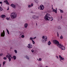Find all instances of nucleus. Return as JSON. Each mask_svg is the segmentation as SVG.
<instances>
[{"mask_svg": "<svg viewBox=\"0 0 67 67\" xmlns=\"http://www.w3.org/2000/svg\"><path fill=\"white\" fill-rule=\"evenodd\" d=\"M44 19L46 21H53V17L49 14H47L44 16Z\"/></svg>", "mask_w": 67, "mask_h": 67, "instance_id": "f257e3e1", "label": "nucleus"}, {"mask_svg": "<svg viewBox=\"0 0 67 67\" xmlns=\"http://www.w3.org/2000/svg\"><path fill=\"white\" fill-rule=\"evenodd\" d=\"M10 15L12 19H14L15 18H16L17 14L15 12H13L11 13Z\"/></svg>", "mask_w": 67, "mask_h": 67, "instance_id": "f03ea898", "label": "nucleus"}, {"mask_svg": "<svg viewBox=\"0 0 67 67\" xmlns=\"http://www.w3.org/2000/svg\"><path fill=\"white\" fill-rule=\"evenodd\" d=\"M53 43L54 44H55L58 47H60V43L59 44V42L57 40H53Z\"/></svg>", "mask_w": 67, "mask_h": 67, "instance_id": "7ed1b4c3", "label": "nucleus"}, {"mask_svg": "<svg viewBox=\"0 0 67 67\" xmlns=\"http://www.w3.org/2000/svg\"><path fill=\"white\" fill-rule=\"evenodd\" d=\"M44 40H43L42 41V42L43 43H46V41H47V37L46 36H43L42 37V39H44Z\"/></svg>", "mask_w": 67, "mask_h": 67, "instance_id": "20e7f679", "label": "nucleus"}, {"mask_svg": "<svg viewBox=\"0 0 67 67\" xmlns=\"http://www.w3.org/2000/svg\"><path fill=\"white\" fill-rule=\"evenodd\" d=\"M7 55H6V57L8 58L9 62H10V61L11 60V58H12L11 55H10V54L9 53H8Z\"/></svg>", "mask_w": 67, "mask_h": 67, "instance_id": "39448f33", "label": "nucleus"}, {"mask_svg": "<svg viewBox=\"0 0 67 67\" xmlns=\"http://www.w3.org/2000/svg\"><path fill=\"white\" fill-rule=\"evenodd\" d=\"M32 17L33 19L35 20H38V16H37L35 15H33L32 16Z\"/></svg>", "mask_w": 67, "mask_h": 67, "instance_id": "423d86ee", "label": "nucleus"}, {"mask_svg": "<svg viewBox=\"0 0 67 67\" xmlns=\"http://www.w3.org/2000/svg\"><path fill=\"white\" fill-rule=\"evenodd\" d=\"M59 46L60 47H60V48H61V49H62V50H65V47L63 45H61V44L60 46Z\"/></svg>", "mask_w": 67, "mask_h": 67, "instance_id": "0eeeda50", "label": "nucleus"}, {"mask_svg": "<svg viewBox=\"0 0 67 67\" xmlns=\"http://www.w3.org/2000/svg\"><path fill=\"white\" fill-rule=\"evenodd\" d=\"M44 5H40L39 7V9L40 10H44Z\"/></svg>", "mask_w": 67, "mask_h": 67, "instance_id": "6e6552de", "label": "nucleus"}, {"mask_svg": "<svg viewBox=\"0 0 67 67\" xmlns=\"http://www.w3.org/2000/svg\"><path fill=\"white\" fill-rule=\"evenodd\" d=\"M28 46H27V47L28 48H31L32 47V45L31 44H28Z\"/></svg>", "mask_w": 67, "mask_h": 67, "instance_id": "1a4fd4ad", "label": "nucleus"}, {"mask_svg": "<svg viewBox=\"0 0 67 67\" xmlns=\"http://www.w3.org/2000/svg\"><path fill=\"white\" fill-rule=\"evenodd\" d=\"M59 58L60 59V61H61V60H64V58H63V57H62V56H61V55H59Z\"/></svg>", "mask_w": 67, "mask_h": 67, "instance_id": "9d476101", "label": "nucleus"}, {"mask_svg": "<svg viewBox=\"0 0 67 67\" xmlns=\"http://www.w3.org/2000/svg\"><path fill=\"white\" fill-rule=\"evenodd\" d=\"M4 35H5V32H4V31H3V32L1 34V36H4Z\"/></svg>", "mask_w": 67, "mask_h": 67, "instance_id": "9b49d317", "label": "nucleus"}, {"mask_svg": "<svg viewBox=\"0 0 67 67\" xmlns=\"http://www.w3.org/2000/svg\"><path fill=\"white\" fill-rule=\"evenodd\" d=\"M52 9H53V12H54L55 13H57V9H53V8L52 7Z\"/></svg>", "mask_w": 67, "mask_h": 67, "instance_id": "f8f14e48", "label": "nucleus"}, {"mask_svg": "<svg viewBox=\"0 0 67 67\" xmlns=\"http://www.w3.org/2000/svg\"><path fill=\"white\" fill-rule=\"evenodd\" d=\"M11 7L13 8H15V7H16V5H14L13 4H11Z\"/></svg>", "mask_w": 67, "mask_h": 67, "instance_id": "ddd939ff", "label": "nucleus"}, {"mask_svg": "<svg viewBox=\"0 0 67 67\" xmlns=\"http://www.w3.org/2000/svg\"><path fill=\"white\" fill-rule=\"evenodd\" d=\"M28 26V24L27 23H25L24 25V27L25 28H27V27Z\"/></svg>", "mask_w": 67, "mask_h": 67, "instance_id": "4468645a", "label": "nucleus"}, {"mask_svg": "<svg viewBox=\"0 0 67 67\" xmlns=\"http://www.w3.org/2000/svg\"><path fill=\"white\" fill-rule=\"evenodd\" d=\"M4 2H6V4H8V5H9V4H10L7 1V0H5V2L4 1Z\"/></svg>", "mask_w": 67, "mask_h": 67, "instance_id": "2eb2a0df", "label": "nucleus"}, {"mask_svg": "<svg viewBox=\"0 0 67 67\" xmlns=\"http://www.w3.org/2000/svg\"><path fill=\"white\" fill-rule=\"evenodd\" d=\"M2 18H4L5 17V15H2L1 16Z\"/></svg>", "mask_w": 67, "mask_h": 67, "instance_id": "dca6fc26", "label": "nucleus"}, {"mask_svg": "<svg viewBox=\"0 0 67 67\" xmlns=\"http://www.w3.org/2000/svg\"><path fill=\"white\" fill-rule=\"evenodd\" d=\"M52 44V43H51V42L50 41H49L48 43V45H50L51 44Z\"/></svg>", "mask_w": 67, "mask_h": 67, "instance_id": "f3484780", "label": "nucleus"}, {"mask_svg": "<svg viewBox=\"0 0 67 67\" xmlns=\"http://www.w3.org/2000/svg\"><path fill=\"white\" fill-rule=\"evenodd\" d=\"M60 13H64V11L60 9Z\"/></svg>", "mask_w": 67, "mask_h": 67, "instance_id": "a211bd4d", "label": "nucleus"}, {"mask_svg": "<svg viewBox=\"0 0 67 67\" xmlns=\"http://www.w3.org/2000/svg\"><path fill=\"white\" fill-rule=\"evenodd\" d=\"M25 57H26V58L27 59H29V58L28 57V56L27 55H26Z\"/></svg>", "mask_w": 67, "mask_h": 67, "instance_id": "6ab92c4d", "label": "nucleus"}, {"mask_svg": "<svg viewBox=\"0 0 67 67\" xmlns=\"http://www.w3.org/2000/svg\"><path fill=\"white\" fill-rule=\"evenodd\" d=\"M13 57L14 60H15V59H16V56H14Z\"/></svg>", "mask_w": 67, "mask_h": 67, "instance_id": "aec40b11", "label": "nucleus"}, {"mask_svg": "<svg viewBox=\"0 0 67 67\" xmlns=\"http://www.w3.org/2000/svg\"><path fill=\"white\" fill-rule=\"evenodd\" d=\"M60 39H63V36H62V35H61L60 37Z\"/></svg>", "mask_w": 67, "mask_h": 67, "instance_id": "412c9836", "label": "nucleus"}, {"mask_svg": "<svg viewBox=\"0 0 67 67\" xmlns=\"http://www.w3.org/2000/svg\"><path fill=\"white\" fill-rule=\"evenodd\" d=\"M5 63V61H4L3 62V66L4 65Z\"/></svg>", "mask_w": 67, "mask_h": 67, "instance_id": "4be33fe9", "label": "nucleus"}, {"mask_svg": "<svg viewBox=\"0 0 67 67\" xmlns=\"http://www.w3.org/2000/svg\"><path fill=\"white\" fill-rule=\"evenodd\" d=\"M31 6L30 5H28V8H31Z\"/></svg>", "mask_w": 67, "mask_h": 67, "instance_id": "5701e85b", "label": "nucleus"}, {"mask_svg": "<svg viewBox=\"0 0 67 67\" xmlns=\"http://www.w3.org/2000/svg\"><path fill=\"white\" fill-rule=\"evenodd\" d=\"M21 37L22 38H24V35H21Z\"/></svg>", "mask_w": 67, "mask_h": 67, "instance_id": "b1692460", "label": "nucleus"}, {"mask_svg": "<svg viewBox=\"0 0 67 67\" xmlns=\"http://www.w3.org/2000/svg\"><path fill=\"white\" fill-rule=\"evenodd\" d=\"M3 59H4V60H7V58H6L5 57H4L3 58Z\"/></svg>", "mask_w": 67, "mask_h": 67, "instance_id": "393cba45", "label": "nucleus"}, {"mask_svg": "<svg viewBox=\"0 0 67 67\" xmlns=\"http://www.w3.org/2000/svg\"><path fill=\"white\" fill-rule=\"evenodd\" d=\"M58 29H61V27H60V26H59V27H58Z\"/></svg>", "mask_w": 67, "mask_h": 67, "instance_id": "a878e982", "label": "nucleus"}, {"mask_svg": "<svg viewBox=\"0 0 67 67\" xmlns=\"http://www.w3.org/2000/svg\"><path fill=\"white\" fill-rule=\"evenodd\" d=\"M57 36L58 37H59V34H58V32H57Z\"/></svg>", "mask_w": 67, "mask_h": 67, "instance_id": "bb28decb", "label": "nucleus"}, {"mask_svg": "<svg viewBox=\"0 0 67 67\" xmlns=\"http://www.w3.org/2000/svg\"><path fill=\"white\" fill-rule=\"evenodd\" d=\"M0 8H0V10L1 11H2V10H3L2 8H1V7H0Z\"/></svg>", "mask_w": 67, "mask_h": 67, "instance_id": "cd10ccee", "label": "nucleus"}, {"mask_svg": "<svg viewBox=\"0 0 67 67\" xmlns=\"http://www.w3.org/2000/svg\"><path fill=\"white\" fill-rule=\"evenodd\" d=\"M14 52L16 54L17 53V51L16 50H14Z\"/></svg>", "mask_w": 67, "mask_h": 67, "instance_id": "c85d7f7f", "label": "nucleus"}, {"mask_svg": "<svg viewBox=\"0 0 67 67\" xmlns=\"http://www.w3.org/2000/svg\"><path fill=\"white\" fill-rule=\"evenodd\" d=\"M30 6H31V7H33V3H31V5H30Z\"/></svg>", "mask_w": 67, "mask_h": 67, "instance_id": "c756f323", "label": "nucleus"}, {"mask_svg": "<svg viewBox=\"0 0 67 67\" xmlns=\"http://www.w3.org/2000/svg\"><path fill=\"white\" fill-rule=\"evenodd\" d=\"M30 40H33V37H31L30 38Z\"/></svg>", "mask_w": 67, "mask_h": 67, "instance_id": "7c9ffc66", "label": "nucleus"}, {"mask_svg": "<svg viewBox=\"0 0 67 67\" xmlns=\"http://www.w3.org/2000/svg\"><path fill=\"white\" fill-rule=\"evenodd\" d=\"M42 60V59L41 58H39V61H41Z\"/></svg>", "mask_w": 67, "mask_h": 67, "instance_id": "2f4dec72", "label": "nucleus"}, {"mask_svg": "<svg viewBox=\"0 0 67 67\" xmlns=\"http://www.w3.org/2000/svg\"><path fill=\"white\" fill-rule=\"evenodd\" d=\"M6 19L7 20H9V18H6Z\"/></svg>", "mask_w": 67, "mask_h": 67, "instance_id": "473e14b6", "label": "nucleus"}, {"mask_svg": "<svg viewBox=\"0 0 67 67\" xmlns=\"http://www.w3.org/2000/svg\"><path fill=\"white\" fill-rule=\"evenodd\" d=\"M9 10V7H8V9H7V10L8 11V10Z\"/></svg>", "mask_w": 67, "mask_h": 67, "instance_id": "72a5a7b5", "label": "nucleus"}, {"mask_svg": "<svg viewBox=\"0 0 67 67\" xmlns=\"http://www.w3.org/2000/svg\"><path fill=\"white\" fill-rule=\"evenodd\" d=\"M34 50H31V51L32 52V53H33L34 52Z\"/></svg>", "mask_w": 67, "mask_h": 67, "instance_id": "f704fd0d", "label": "nucleus"}, {"mask_svg": "<svg viewBox=\"0 0 67 67\" xmlns=\"http://www.w3.org/2000/svg\"><path fill=\"white\" fill-rule=\"evenodd\" d=\"M23 35V33H21V34H20V35Z\"/></svg>", "mask_w": 67, "mask_h": 67, "instance_id": "c9c22d12", "label": "nucleus"}, {"mask_svg": "<svg viewBox=\"0 0 67 67\" xmlns=\"http://www.w3.org/2000/svg\"><path fill=\"white\" fill-rule=\"evenodd\" d=\"M36 37H35L33 38V39L34 40V39H35V38H36Z\"/></svg>", "mask_w": 67, "mask_h": 67, "instance_id": "e433bc0d", "label": "nucleus"}, {"mask_svg": "<svg viewBox=\"0 0 67 67\" xmlns=\"http://www.w3.org/2000/svg\"><path fill=\"white\" fill-rule=\"evenodd\" d=\"M2 2H0V4H2Z\"/></svg>", "mask_w": 67, "mask_h": 67, "instance_id": "4c0bfd02", "label": "nucleus"}, {"mask_svg": "<svg viewBox=\"0 0 67 67\" xmlns=\"http://www.w3.org/2000/svg\"><path fill=\"white\" fill-rule=\"evenodd\" d=\"M7 33H8V34L9 35V31H7Z\"/></svg>", "mask_w": 67, "mask_h": 67, "instance_id": "58836bf2", "label": "nucleus"}, {"mask_svg": "<svg viewBox=\"0 0 67 67\" xmlns=\"http://www.w3.org/2000/svg\"><path fill=\"white\" fill-rule=\"evenodd\" d=\"M56 57H57V58H58V56H56Z\"/></svg>", "mask_w": 67, "mask_h": 67, "instance_id": "ea45409f", "label": "nucleus"}, {"mask_svg": "<svg viewBox=\"0 0 67 67\" xmlns=\"http://www.w3.org/2000/svg\"><path fill=\"white\" fill-rule=\"evenodd\" d=\"M32 42H34V41H33V40H32Z\"/></svg>", "mask_w": 67, "mask_h": 67, "instance_id": "a19ab883", "label": "nucleus"}, {"mask_svg": "<svg viewBox=\"0 0 67 67\" xmlns=\"http://www.w3.org/2000/svg\"><path fill=\"white\" fill-rule=\"evenodd\" d=\"M2 55V54H0V56H1Z\"/></svg>", "mask_w": 67, "mask_h": 67, "instance_id": "79ce46f5", "label": "nucleus"}, {"mask_svg": "<svg viewBox=\"0 0 67 67\" xmlns=\"http://www.w3.org/2000/svg\"><path fill=\"white\" fill-rule=\"evenodd\" d=\"M32 43L34 44V43H35V42H32Z\"/></svg>", "mask_w": 67, "mask_h": 67, "instance_id": "37998d69", "label": "nucleus"}, {"mask_svg": "<svg viewBox=\"0 0 67 67\" xmlns=\"http://www.w3.org/2000/svg\"><path fill=\"white\" fill-rule=\"evenodd\" d=\"M10 49H12V47H10Z\"/></svg>", "mask_w": 67, "mask_h": 67, "instance_id": "c03bdc74", "label": "nucleus"}, {"mask_svg": "<svg viewBox=\"0 0 67 67\" xmlns=\"http://www.w3.org/2000/svg\"><path fill=\"white\" fill-rule=\"evenodd\" d=\"M7 29V32L8 31H9L7 29Z\"/></svg>", "mask_w": 67, "mask_h": 67, "instance_id": "a18cd8bd", "label": "nucleus"}, {"mask_svg": "<svg viewBox=\"0 0 67 67\" xmlns=\"http://www.w3.org/2000/svg\"><path fill=\"white\" fill-rule=\"evenodd\" d=\"M1 64L0 63V67H1Z\"/></svg>", "mask_w": 67, "mask_h": 67, "instance_id": "49530a36", "label": "nucleus"}, {"mask_svg": "<svg viewBox=\"0 0 67 67\" xmlns=\"http://www.w3.org/2000/svg\"><path fill=\"white\" fill-rule=\"evenodd\" d=\"M34 1H35V2H36V1H35V0H34Z\"/></svg>", "mask_w": 67, "mask_h": 67, "instance_id": "de8ad7c7", "label": "nucleus"}, {"mask_svg": "<svg viewBox=\"0 0 67 67\" xmlns=\"http://www.w3.org/2000/svg\"><path fill=\"white\" fill-rule=\"evenodd\" d=\"M61 19H62V16H61Z\"/></svg>", "mask_w": 67, "mask_h": 67, "instance_id": "09e8293b", "label": "nucleus"}, {"mask_svg": "<svg viewBox=\"0 0 67 67\" xmlns=\"http://www.w3.org/2000/svg\"><path fill=\"white\" fill-rule=\"evenodd\" d=\"M2 4H1V6H2Z\"/></svg>", "mask_w": 67, "mask_h": 67, "instance_id": "8fccbe9b", "label": "nucleus"}, {"mask_svg": "<svg viewBox=\"0 0 67 67\" xmlns=\"http://www.w3.org/2000/svg\"><path fill=\"white\" fill-rule=\"evenodd\" d=\"M36 25H37V24L36 23Z\"/></svg>", "mask_w": 67, "mask_h": 67, "instance_id": "3c124183", "label": "nucleus"}, {"mask_svg": "<svg viewBox=\"0 0 67 67\" xmlns=\"http://www.w3.org/2000/svg\"><path fill=\"white\" fill-rule=\"evenodd\" d=\"M43 67L42 66H41V67Z\"/></svg>", "mask_w": 67, "mask_h": 67, "instance_id": "603ef678", "label": "nucleus"}, {"mask_svg": "<svg viewBox=\"0 0 67 67\" xmlns=\"http://www.w3.org/2000/svg\"><path fill=\"white\" fill-rule=\"evenodd\" d=\"M56 9H57V8H56Z\"/></svg>", "mask_w": 67, "mask_h": 67, "instance_id": "864d4df0", "label": "nucleus"}, {"mask_svg": "<svg viewBox=\"0 0 67 67\" xmlns=\"http://www.w3.org/2000/svg\"><path fill=\"white\" fill-rule=\"evenodd\" d=\"M38 8L39 9V8Z\"/></svg>", "mask_w": 67, "mask_h": 67, "instance_id": "5fc2aeb1", "label": "nucleus"}]
</instances>
